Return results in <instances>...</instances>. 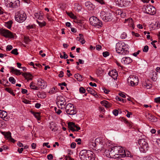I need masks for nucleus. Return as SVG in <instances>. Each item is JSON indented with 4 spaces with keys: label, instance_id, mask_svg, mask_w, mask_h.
Listing matches in <instances>:
<instances>
[{
    "label": "nucleus",
    "instance_id": "1",
    "mask_svg": "<svg viewBox=\"0 0 160 160\" xmlns=\"http://www.w3.org/2000/svg\"><path fill=\"white\" fill-rule=\"evenodd\" d=\"M95 155L92 152L85 149L81 150L79 153L81 160H94Z\"/></svg>",
    "mask_w": 160,
    "mask_h": 160
},
{
    "label": "nucleus",
    "instance_id": "2",
    "mask_svg": "<svg viewBox=\"0 0 160 160\" xmlns=\"http://www.w3.org/2000/svg\"><path fill=\"white\" fill-rule=\"evenodd\" d=\"M116 49L117 52L121 54L125 55L129 53L128 49L123 42H119L117 43L116 46Z\"/></svg>",
    "mask_w": 160,
    "mask_h": 160
},
{
    "label": "nucleus",
    "instance_id": "3",
    "mask_svg": "<svg viewBox=\"0 0 160 160\" xmlns=\"http://www.w3.org/2000/svg\"><path fill=\"white\" fill-rule=\"evenodd\" d=\"M138 144L140 146V150L142 152H145L148 150V143L144 138L139 139L138 141Z\"/></svg>",
    "mask_w": 160,
    "mask_h": 160
},
{
    "label": "nucleus",
    "instance_id": "4",
    "mask_svg": "<svg viewBox=\"0 0 160 160\" xmlns=\"http://www.w3.org/2000/svg\"><path fill=\"white\" fill-rule=\"evenodd\" d=\"M26 19V15L25 12L22 11L18 12L15 15V20L20 23L23 22Z\"/></svg>",
    "mask_w": 160,
    "mask_h": 160
},
{
    "label": "nucleus",
    "instance_id": "5",
    "mask_svg": "<svg viewBox=\"0 0 160 160\" xmlns=\"http://www.w3.org/2000/svg\"><path fill=\"white\" fill-rule=\"evenodd\" d=\"M113 15L111 13H108L104 11H102L100 13L101 18L105 22L112 21L113 18Z\"/></svg>",
    "mask_w": 160,
    "mask_h": 160
},
{
    "label": "nucleus",
    "instance_id": "6",
    "mask_svg": "<svg viewBox=\"0 0 160 160\" xmlns=\"http://www.w3.org/2000/svg\"><path fill=\"white\" fill-rule=\"evenodd\" d=\"M65 112L68 115H72L77 113L76 109L71 103L68 104L65 107Z\"/></svg>",
    "mask_w": 160,
    "mask_h": 160
},
{
    "label": "nucleus",
    "instance_id": "7",
    "mask_svg": "<svg viewBox=\"0 0 160 160\" xmlns=\"http://www.w3.org/2000/svg\"><path fill=\"white\" fill-rule=\"evenodd\" d=\"M127 80L129 85L132 86H135L138 85V79L135 75H131L128 78Z\"/></svg>",
    "mask_w": 160,
    "mask_h": 160
},
{
    "label": "nucleus",
    "instance_id": "8",
    "mask_svg": "<svg viewBox=\"0 0 160 160\" xmlns=\"http://www.w3.org/2000/svg\"><path fill=\"white\" fill-rule=\"evenodd\" d=\"M89 20L90 24L93 26L97 27L98 28L102 26V22L95 17H90Z\"/></svg>",
    "mask_w": 160,
    "mask_h": 160
},
{
    "label": "nucleus",
    "instance_id": "9",
    "mask_svg": "<svg viewBox=\"0 0 160 160\" xmlns=\"http://www.w3.org/2000/svg\"><path fill=\"white\" fill-rule=\"evenodd\" d=\"M103 143L100 142L99 143H96L95 142H92L90 144L91 148L95 150H100V151L104 150L105 148L104 146H102Z\"/></svg>",
    "mask_w": 160,
    "mask_h": 160
},
{
    "label": "nucleus",
    "instance_id": "10",
    "mask_svg": "<svg viewBox=\"0 0 160 160\" xmlns=\"http://www.w3.org/2000/svg\"><path fill=\"white\" fill-rule=\"evenodd\" d=\"M144 12L146 13L151 15H153L156 13V8L152 6L148 5L144 6Z\"/></svg>",
    "mask_w": 160,
    "mask_h": 160
},
{
    "label": "nucleus",
    "instance_id": "11",
    "mask_svg": "<svg viewBox=\"0 0 160 160\" xmlns=\"http://www.w3.org/2000/svg\"><path fill=\"white\" fill-rule=\"evenodd\" d=\"M105 152L107 157L109 158H116L119 157V156H116L114 150H113L112 147H111L109 149H105Z\"/></svg>",
    "mask_w": 160,
    "mask_h": 160
},
{
    "label": "nucleus",
    "instance_id": "12",
    "mask_svg": "<svg viewBox=\"0 0 160 160\" xmlns=\"http://www.w3.org/2000/svg\"><path fill=\"white\" fill-rule=\"evenodd\" d=\"M68 127L72 132L78 131L81 129L80 127L73 122H69L68 123Z\"/></svg>",
    "mask_w": 160,
    "mask_h": 160
},
{
    "label": "nucleus",
    "instance_id": "13",
    "mask_svg": "<svg viewBox=\"0 0 160 160\" xmlns=\"http://www.w3.org/2000/svg\"><path fill=\"white\" fill-rule=\"evenodd\" d=\"M0 33L2 36L5 37L11 38H14L13 33L8 30L1 29Z\"/></svg>",
    "mask_w": 160,
    "mask_h": 160
},
{
    "label": "nucleus",
    "instance_id": "14",
    "mask_svg": "<svg viewBox=\"0 0 160 160\" xmlns=\"http://www.w3.org/2000/svg\"><path fill=\"white\" fill-rule=\"evenodd\" d=\"M8 6L12 8H16L19 5L20 2L19 0H7Z\"/></svg>",
    "mask_w": 160,
    "mask_h": 160
},
{
    "label": "nucleus",
    "instance_id": "15",
    "mask_svg": "<svg viewBox=\"0 0 160 160\" xmlns=\"http://www.w3.org/2000/svg\"><path fill=\"white\" fill-rule=\"evenodd\" d=\"M57 104L58 106H65L66 104V100L62 96H59L57 98Z\"/></svg>",
    "mask_w": 160,
    "mask_h": 160
},
{
    "label": "nucleus",
    "instance_id": "16",
    "mask_svg": "<svg viewBox=\"0 0 160 160\" xmlns=\"http://www.w3.org/2000/svg\"><path fill=\"white\" fill-rule=\"evenodd\" d=\"M113 150H114L116 156H119L121 155L120 153L123 152V148L119 146H115L112 147Z\"/></svg>",
    "mask_w": 160,
    "mask_h": 160
},
{
    "label": "nucleus",
    "instance_id": "17",
    "mask_svg": "<svg viewBox=\"0 0 160 160\" xmlns=\"http://www.w3.org/2000/svg\"><path fill=\"white\" fill-rule=\"evenodd\" d=\"M38 84L41 88H45L47 87L46 83L41 78H39L38 80Z\"/></svg>",
    "mask_w": 160,
    "mask_h": 160
},
{
    "label": "nucleus",
    "instance_id": "18",
    "mask_svg": "<svg viewBox=\"0 0 160 160\" xmlns=\"http://www.w3.org/2000/svg\"><path fill=\"white\" fill-rule=\"evenodd\" d=\"M0 117L5 121H7L9 119L7 112L4 111H0Z\"/></svg>",
    "mask_w": 160,
    "mask_h": 160
},
{
    "label": "nucleus",
    "instance_id": "19",
    "mask_svg": "<svg viewBox=\"0 0 160 160\" xmlns=\"http://www.w3.org/2000/svg\"><path fill=\"white\" fill-rule=\"evenodd\" d=\"M108 74L114 79H117L118 73L116 70L114 69L108 72Z\"/></svg>",
    "mask_w": 160,
    "mask_h": 160
},
{
    "label": "nucleus",
    "instance_id": "20",
    "mask_svg": "<svg viewBox=\"0 0 160 160\" xmlns=\"http://www.w3.org/2000/svg\"><path fill=\"white\" fill-rule=\"evenodd\" d=\"M122 62H123L124 64L127 65L128 64L132 62V59L129 57H125L123 58H122Z\"/></svg>",
    "mask_w": 160,
    "mask_h": 160
},
{
    "label": "nucleus",
    "instance_id": "21",
    "mask_svg": "<svg viewBox=\"0 0 160 160\" xmlns=\"http://www.w3.org/2000/svg\"><path fill=\"white\" fill-rule=\"evenodd\" d=\"M125 23H128V25L133 28L134 27V23L132 18H129L128 19H125L124 22Z\"/></svg>",
    "mask_w": 160,
    "mask_h": 160
},
{
    "label": "nucleus",
    "instance_id": "22",
    "mask_svg": "<svg viewBox=\"0 0 160 160\" xmlns=\"http://www.w3.org/2000/svg\"><path fill=\"white\" fill-rule=\"evenodd\" d=\"M22 75L28 80V81L32 79V75L30 73H27V72L22 73Z\"/></svg>",
    "mask_w": 160,
    "mask_h": 160
},
{
    "label": "nucleus",
    "instance_id": "23",
    "mask_svg": "<svg viewBox=\"0 0 160 160\" xmlns=\"http://www.w3.org/2000/svg\"><path fill=\"white\" fill-rule=\"evenodd\" d=\"M11 72L17 75H19L22 74L20 72L19 70L15 69L14 68L12 67H10Z\"/></svg>",
    "mask_w": 160,
    "mask_h": 160
},
{
    "label": "nucleus",
    "instance_id": "24",
    "mask_svg": "<svg viewBox=\"0 0 160 160\" xmlns=\"http://www.w3.org/2000/svg\"><path fill=\"white\" fill-rule=\"evenodd\" d=\"M100 103L105 108H109L111 106V104L106 100L102 101L100 102Z\"/></svg>",
    "mask_w": 160,
    "mask_h": 160
},
{
    "label": "nucleus",
    "instance_id": "25",
    "mask_svg": "<svg viewBox=\"0 0 160 160\" xmlns=\"http://www.w3.org/2000/svg\"><path fill=\"white\" fill-rule=\"evenodd\" d=\"M85 6L89 10L93 9L94 8V5L90 2H87L85 3Z\"/></svg>",
    "mask_w": 160,
    "mask_h": 160
},
{
    "label": "nucleus",
    "instance_id": "26",
    "mask_svg": "<svg viewBox=\"0 0 160 160\" xmlns=\"http://www.w3.org/2000/svg\"><path fill=\"white\" fill-rule=\"evenodd\" d=\"M34 16L36 18L38 19L39 20H42L43 18L42 14L40 12L35 13Z\"/></svg>",
    "mask_w": 160,
    "mask_h": 160
},
{
    "label": "nucleus",
    "instance_id": "27",
    "mask_svg": "<svg viewBox=\"0 0 160 160\" xmlns=\"http://www.w3.org/2000/svg\"><path fill=\"white\" fill-rule=\"evenodd\" d=\"M146 117L148 119L152 122H155L156 118L153 115L149 113L146 115Z\"/></svg>",
    "mask_w": 160,
    "mask_h": 160
},
{
    "label": "nucleus",
    "instance_id": "28",
    "mask_svg": "<svg viewBox=\"0 0 160 160\" xmlns=\"http://www.w3.org/2000/svg\"><path fill=\"white\" fill-rule=\"evenodd\" d=\"M87 90L88 92L94 96L96 95V93L95 91L92 88L90 87L87 88Z\"/></svg>",
    "mask_w": 160,
    "mask_h": 160
},
{
    "label": "nucleus",
    "instance_id": "29",
    "mask_svg": "<svg viewBox=\"0 0 160 160\" xmlns=\"http://www.w3.org/2000/svg\"><path fill=\"white\" fill-rule=\"evenodd\" d=\"M117 3L121 7L125 5V1L124 0H117Z\"/></svg>",
    "mask_w": 160,
    "mask_h": 160
},
{
    "label": "nucleus",
    "instance_id": "30",
    "mask_svg": "<svg viewBox=\"0 0 160 160\" xmlns=\"http://www.w3.org/2000/svg\"><path fill=\"white\" fill-rule=\"evenodd\" d=\"M117 13H118V14L120 15L121 17L122 18H124L126 15V13L121 10H118Z\"/></svg>",
    "mask_w": 160,
    "mask_h": 160
},
{
    "label": "nucleus",
    "instance_id": "31",
    "mask_svg": "<svg viewBox=\"0 0 160 160\" xmlns=\"http://www.w3.org/2000/svg\"><path fill=\"white\" fill-rule=\"evenodd\" d=\"M30 87L31 89L35 90H38V87L35 86V83L33 82H32L30 84Z\"/></svg>",
    "mask_w": 160,
    "mask_h": 160
},
{
    "label": "nucleus",
    "instance_id": "32",
    "mask_svg": "<svg viewBox=\"0 0 160 160\" xmlns=\"http://www.w3.org/2000/svg\"><path fill=\"white\" fill-rule=\"evenodd\" d=\"M32 113L33 114L34 116L38 120H40L41 118L40 117V113L32 112Z\"/></svg>",
    "mask_w": 160,
    "mask_h": 160
},
{
    "label": "nucleus",
    "instance_id": "33",
    "mask_svg": "<svg viewBox=\"0 0 160 160\" xmlns=\"http://www.w3.org/2000/svg\"><path fill=\"white\" fill-rule=\"evenodd\" d=\"M74 77L78 81H81L83 80L82 76L79 74H75Z\"/></svg>",
    "mask_w": 160,
    "mask_h": 160
},
{
    "label": "nucleus",
    "instance_id": "34",
    "mask_svg": "<svg viewBox=\"0 0 160 160\" xmlns=\"http://www.w3.org/2000/svg\"><path fill=\"white\" fill-rule=\"evenodd\" d=\"M37 22L39 26L41 28L45 26L46 25L45 22L44 21L41 22L39 21L38 20H37Z\"/></svg>",
    "mask_w": 160,
    "mask_h": 160
},
{
    "label": "nucleus",
    "instance_id": "35",
    "mask_svg": "<svg viewBox=\"0 0 160 160\" xmlns=\"http://www.w3.org/2000/svg\"><path fill=\"white\" fill-rule=\"evenodd\" d=\"M5 90L9 92V93H10L13 96H14L15 95V94L14 93L13 90L11 88H6L5 89Z\"/></svg>",
    "mask_w": 160,
    "mask_h": 160
},
{
    "label": "nucleus",
    "instance_id": "36",
    "mask_svg": "<svg viewBox=\"0 0 160 160\" xmlns=\"http://www.w3.org/2000/svg\"><path fill=\"white\" fill-rule=\"evenodd\" d=\"M12 21H9L5 23V26L8 29H10L12 26Z\"/></svg>",
    "mask_w": 160,
    "mask_h": 160
},
{
    "label": "nucleus",
    "instance_id": "37",
    "mask_svg": "<svg viewBox=\"0 0 160 160\" xmlns=\"http://www.w3.org/2000/svg\"><path fill=\"white\" fill-rule=\"evenodd\" d=\"M124 154L125 157H132L131 152L128 150H124Z\"/></svg>",
    "mask_w": 160,
    "mask_h": 160
},
{
    "label": "nucleus",
    "instance_id": "38",
    "mask_svg": "<svg viewBox=\"0 0 160 160\" xmlns=\"http://www.w3.org/2000/svg\"><path fill=\"white\" fill-rule=\"evenodd\" d=\"M67 13L71 18L74 19L77 18V17L72 12H67Z\"/></svg>",
    "mask_w": 160,
    "mask_h": 160
},
{
    "label": "nucleus",
    "instance_id": "39",
    "mask_svg": "<svg viewBox=\"0 0 160 160\" xmlns=\"http://www.w3.org/2000/svg\"><path fill=\"white\" fill-rule=\"evenodd\" d=\"M157 73L156 72H153L152 73V79L153 81H156L157 78Z\"/></svg>",
    "mask_w": 160,
    "mask_h": 160
},
{
    "label": "nucleus",
    "instance_id": "40",
    "mask_svg": "<svg viewBox=\"0 0 160 160\" xmlns=\"http://www.w3.org/2000/svg\"><path fill=\"white\" fill-rule=\"evenodd\" d=\"M57 88L53 87L51 90L49 91V93L52 94L55 93L57 92Z\"/></svg>",
    "mask_w": 160,
    "mask_h": 160
},
{
    "label": "nucleus",
    "instance_id": "41",
    "mask_svg": "<svg viewBox=\"0 0 160 160\" xmlns=\"http://www.w3.org/2000/svg\"><path fill=\"white\" fill-rule=\"evenodd\" d=\"M103 71L101 68H99L96 71L97 74L98 75L102 74H103Z\"/></svg>",
    "mask_w": 160,
    "mask_h": 160
},
{
    "label": "nucleus",
    "instance_id": "42",
    "mask_svg": "<svg viewBox=\"0 0 160 160\" xmlns=\"http://www.w3.org/2000/svg\"><path fill=\"white\" fill-rule=\"evenodd\" d=\"M4 135L6 138H7L8 139H10L11 137V133L9 132L6 133L5 134H4Z\"/></svg>",
    "mask_w": 160,
    "mask_h": 160
},
{
    "label": "nucleus",
    "instance_id": "43",
    "mask_svg": "<svg viewBox=\"0 0 160 160\" xmlns=\"http://www.w3.org/2000/svg\"><path fill=\"white\" fill-rule=\"evenodd\" d=\"M11 53L15 55H18L19 54L18 52V49L17 48L14 49L12 50V51Z\"/></svg>",
    "mask_w": 160,
    "mask_h": 160
},
{
    "label": "nucleus",
    "instance_id": "44",
    "mask_svg": "<svg viewBox=\"0 0 160 160\" xmlns=\"http://www.w3.org/2000/svg\"><path fill=\"white\" fill-rule=\"evenodd\" d=\"M9 81L12 84H15L16 82V80L13 77H10L9 79Z\"/></svg>",
    "mask_w": 160,
    "mask_h": 160
},
{
    "label": "nucleus",
    "instance_id": "45",
    "mask_svg": "<svg viewBox=\"0 0 160 160\" xmlns=\"http://www.w3.org/2000/svg\"><path fill=\"white\" fill-rule=\"evenodd\" d=\"M54 109L56 113L58 115H59L62 112V111L61 110L57 109L56 107H55Z\"/></svg>",
    "mask_w": 160,
    "mask_h": 160
},
{
    "label": "nucleus",
    "instance_id": "46",
    "mask_svg": "<svg viewBox=\"0 0 160 160\" xmlns=\"http://www.w3.org/2000/svg\"><path fill=\"white\" fill-rule=\"evenodd\" d=\"M79 92L81 93H84L85 92V89L82 87H81L79 88Z\"/></svg>",
    "mask_w": 160,
    "mask_h": 160
},
{
    "label": "nucleus",
    "instance_id": "47",
    "mask_svg": "<svg viewBox=\"0 0 160 160\" xmlns=\"http://www.w3.org/2000/svg\"><path fill=\"white\" fill-rule=\"evenodd\" d=\"M30 41V40L29 38H28L27 37H24V42L26 43L27 44Z\"/></svg>",
    "mask_w": 160,
    "mask_h": 160
},
{
    "label": "nucleus",
    "instance_id": "48",
    "mask_svg": "<svg viewBox=\"0 0 160 160\" xmlns=\"http://www.w3.org/2000/svg\"><path fill=\"white\" fill-rule=\"evenodd\" d=\"M12 46L11 45H8L7 47L6 50L7 51H10L12 49Z\"/></svg>",
    "mask_w": 160,
    "mask_h": 160
},
{
    "label": "nucleus",
    "instance_id": "49",
    "mask_svg": "<svg viewBox=\"0 0 160 160\" xmlns=\"http://www.w3.org/2000/svg\"><path fill=\"white\" fill-rule=\"evenodd\" d=\"M154 101L156 103H160V97L155 98Z\"/></svg>",
    "mask_w": 160,
    "mask_h": 160
},
{
    "label": "nucleus",
    "instance_id": "50",
    "mask_svg": "<svg viewBox=\"0 0 160 160\" xmlns=\"http://www.w3.org/2000/svg\"><path fill=\"white\" fill-rule=\"evenodd\" d=\"M113 113L115 116H117L118 113V111L117 110L114 109L113 111Z\"/></svg>",
    "mask_w": 160,
    "mask_h": 160
},
{
    "label": "nucleus",
    "instance_id": "51",
    "mask_svg": "<svg viewBox=\"0 0 160 160\" xmlns=\"http://www.w3.org/2000/svg\"><path fill=\"white\" fill-rule=\"evenodd\" d=\"M148 50V46H145L143 49V51L144 52H147Z\"/></svg>",
    "mask_w": 160,
    "mask_h": 160
},
{
    "label": "nucleus",
    "instance_id": "52",
    "mask_svg": "<svg viewBox=\"0 0 160 160\" xmlns=\"http://www.w3.org/2000/svg\"><path fill=\"white\" fill-rule=\"evenodd\" d=\"M103 56L104 57H106L109 55V53L108 52H103Z\"/></svg>",
    "mask_w": 160,
    "mask_h": 160
},
{
    "label": "nucleus",
    "instance_id": "53",
    "mask_svg": "<svg viewBox=\"0 0 160 160\" xmlns=\"http://www.w3.org/2000/svg\"><path fill=\"white\" fill-rule=\"evenodd\" d=\"M66 160H74V159L71 157L70 156H66L65 157Z\"/></svg>",
    "mask_w": 160,
    "mask_h": 160
},
{
    "label": "nucleus",
    "instance_id": "54",
    "mask_svg": "<svg viewBox=\"0 0 160 160\" xmlns=\"http://www.w3.org/2000/svg\"><path fill=\"white\" fill-rule=\"evenodd\" d=\"M54 127H52V126H51L50 127V128L51 129V130L52 131H54V132H55V131H56L57 130V129L56 128V127L55 126H54Z\"/></svg>",
    "mask_w": 160,
    "mask_h": 160
},
{
    "label": "nucleus",
    "instance_id": "55",
    "mask_svg": "<svg viewBox=\"0 0 160 160\" xmlns=\"http://www.w3.org/2000/svg\"><path fill=\"white\" fill-rule=\"evenodd\" d=\"M79 37H77V40L78 41H80V40H81V39L83 35L82 34H79Z\"/></svg>",
    "mask_w": 160,
    "mask_h": 160
},
{
    "label": "nucleus",
    "instance_id": "56",
    "mask_svg": "<svg viewBox=\"0 0 160 160\" xmlns=\"http://www.w3.org/2000/svg\"><path fill=\"white\" fill-rule=\"evenodd\" d=\"M76 146V143L75 142H72L71 144V147L72 148H74Z\"/></svg>",
    "mask_w": 160,
    "mask_h": 160
},
{
    "label": "nucleus",
    "instance_id": "57",
    "mask_svg": "<svg viewBox=\"0 0 160 160\" xmlns=\"http://www.w3.org/2000/svg\"><path fill=\"white\" fill-rule=\"evenodd\" d=\"M80 42L82 44H83L85 43V41L83 38V36L82 37V38L81 39V40H80Z\"/></svg>",
    "mask_w": 160,
    "mask_h": 160
},
{
    "label": "nucleus",
    "instance_id": "58",
    "mask_svg": "<svg viewBox=\"0 0 160 160\" xmlns=\"http://www.w3.org/2000/svg\"><path fill=\"white\" fill-rule=\"evenodd\" d=\"M81 140L80 138H78L76 139L75 141L77 142V144H80L81 143Z\"/></svg>",
    "mask_w": 160,
    "mask_h": 160
},
{
    "label": "nucleus",
    "instance_id": "59",
    "mask_svg": "<svg viewBox=\"0 0 160 160\" xmlns=\"http://www.w3.org/2000/svg\"><path fill=\"white\" fill-rule=\"evenodd\" d=\"M49 144L48 142H45L43 144V146H47V147L48 148H50L51 147L50 145H48V144Z\"/></svg>",
    "mask_w": 160,
    "mask_h": 160
},
{
    "label": "nucleus",
    "instance_id": "60",
    "mask_svg": "<svg viewBox=\"0 0 160 160\" xmlns=\"http://www.w3.org/2000/svg\"><path fill=\"white\" fill-rule=\"evenodd\" d=\"M41 106V105L40 103H37L35 105V107L37 108H39Z\"/></svg>",
    "mask_w": 160,
    "mask_h": 160
},
{
    "label": "nucleus",
    "instance_id": "61",
    "mask_svg": "<svg viewBox=\"0 0 160 160\" xmlns=\"http://www.w3.org/2000/svg\"><path fill=\"white\" fill-rule=\"evenodd\" d=\"M64 72L62 71H61L60 72V74L58 75L59 77L62 78L63 76Z\"/></svg>",
    "mask_w": 160,
    "mask_h": 160
},
{
    "label": "nucleus",
    "instance_id": "62",
    "mask_svg": "<svg viewBox=\"0 0 160 160\" xmlns=\"http://www.w3.org/2000/svg\"><path fill=\"white\" fill-rule=\"evenodd\" d=\"M102 47L100 45H97L96 46V48L97 50H100L101 49Z\"/></svg>",
    "mask_w": 160,
    "mask_h": 160
},
{
    "label": "nucleus",
    "instance_id": "63",
    "mask_svg": "<svg viewBox=\"0 0 160 160\" xmlns=\"http://www.w3.org/2000/svg\"><path fill=\"white\" fill-rule=\"evenodd\" d=\"M47 158L49 160L52 159L53 158L52 155L51 154L48 155L47 156Z\"/></svg>",
    "mask_w": 160,
    "mask_h": 160
},
{
    "label": "nucleus",
    "instance_id": "64",
    "mask_svg": "<svg viewBox=\"0 0 160 160\" xmlns=\"http://www.w3.org/2000/svg\"><path fill=\"white\" fill-rule=\"evenodd\" d=\"M126 37V34L125 33H123L121 35V38L122 39H125Z\"/></svg>",
    "mask_w": 160,
    "mask_h": 160
}]
</instances>
